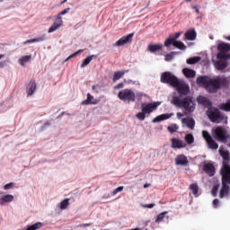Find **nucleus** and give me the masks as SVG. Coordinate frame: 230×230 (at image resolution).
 <instances>
[{"mask_svg":"<svg viewBox=\"0 0 230 230\" xmlns=\"http://www.w3.org/2000/svg\"><path fill=\"white\" fill-rule=\"evenodd\" d=\"M219 109L225 111V112H230V101L226 103H221Z\"/></svg>","mask_w":230,"mask_h":230,"instance_id":"c9c22d12","label":"nucleus"},{"mask_svg":"<svg viewBox=\"0 0 230 230\" xmlns=\"http://www.w3.org/2000/svg\"><path fill=\"white\" fill-rule=\"evenodd\" d=\"M31 60V55H28V56H23L22 57L18 62L20 64V66H25V64L29 61Z\"/></svg>","mask_w":230,"mask_h":230,"instance_id":"473e14b6","label":"nucleus"},{"mask_svg":"<svg viewBox=\"0 0 230 230\" xmlns=\"http://www.w3.org/2000/svg\"><path fill=\"white\" fill-rule=\"evenodd\" d=\"M42 223L38 222L33 224L32 226H30L26 230H37V229H40V227H42Z\"/></svg>","mask_w":230,"mask_h":230,"instance_id":"a19ab883","label":"nucleus"},{"mask_svg":"<svg viewBox=\"0 0 230 230\" xmlns=\"http://www.w3.org/2000/svg\"><path fill=\"white\" fill-rule=\"evenodd\" d=\"M46 40V34H43L41 37L27 40L23 44H33V42H44Z\"/></svg>","mask_w":230,"mask_h":230,"instance_id":"cd10ccee","label":"nucleus"},{"mask_svg":"<svg viewBox=\"0 0 230 230\" xmlns=\"http://www.w3.org/2000/svg\"><path fill=\"white\" fill-rule=\"evenodd\" d=\"M64 26V21L61 16H57L53 24L49 27L48 33H53Z\"/></svg>","mask_w":230,"mask_h":230,"instance_id":"ddd939ff","label":"nucleus"},{"mask_svg":"<svg viewBox=\"0 0 230 230\" xmlns=\"http://www.w3.org/2000/svg\"><path fill=\"white\" fill-rule=\"evenodd\" d=\"M149 186H150V184H148V183L144 184V188H149Z\"/></svg>","mask_w":230,"mask_h":230,"instance_id":"bf43d9fd","label":"nucleus"},{"mask_svg":"<svg viewBox=\"0 0 230 230\" xmlns=\"http://www.w3.org/2000/svg\"><path fill=\"white\" fill-rule=\"evenodd\" d=\"M186 1V3H190V1H191V0H185Z\"/></svg>","mask_w":230,"mask_h":230,"instance_id":"338daca9","label":"nucleus"},{"mask_svg":"<svg viewBox=\"0 0 230 230\" xmlns=\"http://www.w3.org/2000/svg\"><path fill=\"white\" fill-rule=\"evenodd\" d=\"M69 199H65L63 201L60 202V209H67L69 208Z\"/></svg>","mask_w":230,"mask_h":230,"instance_id":"4c0bfd02","label":"nucleus"},{"mask_svg":"<svg viewBox=\"0 0 230 230\" xmlns=\"http://www.w3.org/2000/svg\"><path fill=\"white\" fill-rule=\"evenodd\" d=\"M125 187L123 186H119L118 187L117 189H115L113 191H112V195H118V193H119L122 190H124Z\"/></svg>","mask_w":230,"mask_h":230,"instance_id":"de8ad7c7","label":"nucleus"},{"mask_svg":"<svg viewBox=\"0 0 230 230\" xmlns=\"http://www.w3.org/2000/svg\"><path fill=\"white\" fill-rule=\"evenodd\" d=\"M203 170L209 177H213L216 173L215 165L211 163L205 164L203 165Z\"/></svg>","mask_w":230,"mask_h":230,"instance_id":"f3484780","label":"nucleus"},{"mask_svg":"<svg viewBox=\"0 0 230 230\" xmlns=\"http://www.w3.org/2000/svg\"><path fill=\"white\" fill-rule=\"evenodd\" d=\"M172 116L168 113L158 115L153 119V123H160V121H164L165 119H170Z\"/></svg>","mask_w":230,"mask_h":230,"instance_id":"a878e982","label":"nucleus"},{"mask_svg":"<svg viewBox=\"0 0 230 230\" xmlns=\"http://www.w3.org/2000/svg\"><path fill=\"white\" fill-rule=\"evenodd\" d=\"M167 130H169L171 134H174V132H177V130H179V127L177 126V124H172L171 126H168Z\"/></svg>","mask_w":230,"mask_h":230,"instance_id":"79ce46f5","label":"nucleus"},{"mask_svg":"<svg viewBox=\"0 0 230 230\" xmlns=\"http://www.w3.org/2000/svg\"><path fill=\"white\" fill-rule=\"evenodd\" d=\"M181 32H176L174 34V37L172 38L174 40V41H177V39H179V37H181Z\"/></svg>","mask_w":230,"mask_h":230,"instance_id":"5fc2aeb1","label":"nucleus"},{"mask_svg":"<svg viewBox=\"0 0 230 230\" xmlns=\"http://www.w3.org/2000/svg\"><path fill=\"white\" fill-rule=\"evenodd\" d=\"M207 116L211 123H227V117L217 108L210 107L207 111Z\"/></svg>","mask_w":230,"mask_h":230,"instance_id":"7ed1b4c3","label":"nucleus"},{"mask_svg":"<svg viewBox=\"0 0 230 230\" xmlns=\"http://www.w3.org/2000/svg\"><path fill=\"white\" fill-rule=\"evenodd\" d=\"M194 10H196V12H197L198 13H199V8H198L197 6H194Z\"/></svg>","mask_w":230,"mask_h":230,"instance_id":"13d9d810","label":"nucleus"},{"mask_svg":"<svg viewBox=\"0 0 230 230\" xmlns=\"http://www.w3.org/2000/svg\"><path fill=\"white\" fill-rule=\"evenodd\" d=\"M163 49L162 44H149L148 45V51L150 53H155L156 51H161Z\"/></svg>","mask_w":230,"mask_h":230,"instance_id":"bb28decb","label":"nucleus"},{"mask_svg":"<svg viewBox=\"0 0 230 230\" xmlns=\"http://www.w3.org/2000/svg\"><path fill=\"white\" fill-rule=\"evenodd\" d=\"M174 48L184 51V49H186V45H184L182 41H174Z\"/></svg>","mask_w":230,"mask_h":230,"instance_id":"ea45409f","label":"nucleus"},{"mask_svg":"<svg viewBox=\"0 0 230 230\" xmlns=\"http://www.w3.org/2000/svg\"><path fill=\"white\" fill-rule=\"evenodd\" d=\"M71 10V8H66V9H65V10H63L61 13H59L58 15H57V17H58V16H61L62 17V15H66V13H69V11Z\"/></svg>","mask_w":230,"mask_h":230,"instance_id":"09e8293b","label":"nucleus"},{"mask_svg":"<svg viewBox=\"0 0 230 230\" xmlns=\"http://www.w3.org/2000/svg\"><path fill=\"white\" fill-rule=\"evenodd\" d=\"M217 58L218 60H229L230 59V44L226 42H221L217 45Z\"/></svg>","mask_w":230,"mask_h":230,"instance_id":"20e7f679","label":"nucleus"},{"mask_svg":"<svg viewBox=\"0 0 230 230\" xmlns=\"http://www.w3.org/2000/svg\"><path fill=\"white\" fill-rule=\"evenodd\" d=\"M171 103L174 105V107H178L179 109H184L187 112H193L195 111V101L191 99V97L187 96L182 99L181 95H174Z\"/></svg>","mask_w":230,"mask_h":230,"instance_id":"f03ea898","label":"nucleus"},{"mask_svg":"<svg viewBox=\"0 0 230 230\" xmlns=\"http://www.w3.org/2000/svg\"><path fill=\"white\" fill-rule=\"evenodd\" d=\"M171 143H172V148H177V149L186 148V144L179 138H172Z\"/></svg>","mask_w":230,"mask_h":230,"instance_id":"aec40b11","label":"nucleus"},{"mask_svg":"<svg viewBox=\"0 0 230 230\" xmlns=\"http://www.w3.org/2000/svg\"><path fill=\"white\" fill-rule=\"evenodd\" d=\"M175 164L176 166H188V164H190V161L186 155H178L175 157Z\"/></svg>","mask_w":230,"mask_h":230,"instance_id":"2eb2a0df","label":"nucleus"},{"mask_svg":"<svg viewBox=\"0 0 230 230\" xmlns=\"http://www.w3.org/2000/svg\"><path fill=\"white\" fill-rule=\"evenodd\" d=\"M185 141L187 145H193V143H195V137H193V135L189 133L185 136Z\"/></svg>","mask_w":230,"mask_h":230,"instance_id":"f704fd0d","label":"nucleus"},{"mask_svg":"<svg viewBox=\"0 0 230 230\" xmlns=\"http://www.w3.org/2000/svg\"><path fill=\"white\" fill-rule=\"evenodd\" d=\"M64 3H67V0H63L60 4H64Z\"/></svg>","mask_w":230,"mask_h":230,"instance_id":"052dcab7","label":"nucleus"},{"mask_svg":"<svg viewBox=\"0 0 230 230\" xmlns=\"http://www.w3.org/2000/svg\"><path fill=\"white\" fill-rule=\"evenodd\" d=\"M202 136L207 145L208 146V148H210L211 150H218V144L217 143V141H215V139H213V137H211L209 132L203 130Z\"/></svg>","mask_w":230,"mask_h":230,"instance_id":"1a4fd4ad","label":"nucleus"},{"mask_svg":"<svg viewBox=\"0 0 230 230\" xmlns=\"http://www.w3.org/2000/svg\"><path fill=\"white\" fill-rule=\"evenodd\" d=\"M173 87H175L176 91L181 96H188V94H190V86L181 79L178 81V84Z\"/></svg>","mask_w":230,"mask_h":230,"instance_id":"f8f14e48","label":"nucleus"},{"mask_svg":"<svg viewBox=\"0 0 230 230\" xmlns=\"http://www.w3.org/2000/svg\"><path fill=\"white\" fill-rule=\"evenodd\" d=\"M132 39H134V32L122 36L119 40L112 44L113 48H121L125 44H132Z\"/></svg>","mask_w":230,"mask_h":230,"instance_id":"9d476101","label":"nucleus"},{"mask_svg":"<svg viewBox=\"0 0 230 230\" xmlns=\"http://www.w3.org/2000/svg\"><path fill=\"white\" fill-rule=\"evenodd\" d=\"M225 39L230 41V36L225 37Z\"/></svg>","mask_w":230,"mask_h":230,"instance_id":"680f3d73","label":"nucleus"},{"mask_svg":"<svg viewBox=\"0 0 230 230\" xmlns=\"http://www.w3.org/2000/svg\"><path fill=\"white\" fill-rule=\"evenodd\" d=\"M155 204L154 203L142 205V208H147L148 209H152V208H155Z\"/></svg>","mask_w":230,"mask_h":230,"instance_id":"603ef678","label":"nucleus"},{"mask_svg":"<svg viewBox=\"0 0 230 230\" xmlns=\"http://www.w3.org/2000/svg\"><path fill=\"white\" fill-rule=\"evenodd\" d=\"M214 66L217 71H224L229 66V62H227V60L219 59L215 62Z\"/></svg>","mask_w":230,"mask_h":230,"instance_id":"a211bd4d","label":"nucleus"},{"mask_svg":"<svg viewBox=\"0 0 230 230\" xmlns=\"http://www.w3.org/2000/svg\"><path fill=\"white\" fill-rule=\"evenodd\" d=\"M174 46L175 44V41L172 38H168L165 41H164V46L165 48H169V46Z\"/></svg>","mask_w":230,"mask_h":230,"instance_id":"37998d69","label":"nucleus"},{"mask_svg":"<svg viewBox=\"0 0 230 230\" xmlns=\"http://www.w3.org/2000/svg\"><path fill=\"white\" fill-rule=\"evenodd\" d=\"M222 187L219 190V199H227L230 194V165L224 162L221 168Z\"/></svg>","mask_w":230,"mask_h":230,"instance_id":"f257e3e1","label":"nucleus"},{"mask_svg":"<svg viewBox=\"0 0 230 230\" xmlns=\"http://www.w3.org/2000/svg\"><path fill=\"white\" fill-rule=\"evenodd\" d=\"M89 226H91V224H81L80 227H89Z\"/></svg>","mask_w":230,"mask_h":230,"instance_id":"4d7b16f0","label":"nucleus"},{"mask_svg":"<svg viewBox=\"0 0 230 230\" xmlns=\"http://www.w3.org/2000/svg\"><path fill=\"white\" fill-rule=\"evenodd\" d=\"M136 118H137V119H139L140 121H145L146 118V113L142 112H138L136 114Z\"/></svg>","mask_w":230,"mask_h":230,"instance_id":"c03bdc74","label":"nucleus"},{"mask_svg":"<svg viewBox=\"0 0 230 230\" xmlns=\"http://www.w3.org/2000/svg\"><path fill=\"white\" fill-rule=\"evenodd\" d=\"M92 89L94 91V90L96 89V86L93 85V86L92 87Z\"/></svg>","mask_w":230,"mask_h":230,"instance_id":"69168bd1","label":"nucleus"},{"mask_svg":"<svg viewBox=\"0 0 230 230\" xmlns=\"http://www.w3.org/2000/svg\"><path fill=\"white\" fill-rule=\"evenodd\" d=\"M179 78L175 76V75L172 74V72H164L161 75L160 82L162 84H169L172 87L177 85L179 82Z\"/></svg>","mask_w":230,"mask_h":230,"instance_id":"423d86ee","label":"nucleus"},{"mask_svg":"<svg viewBox=\"0 0 230 230\" xmlns=\"http://www.w3.org/2000/svg\"><path fill=\"white\" fill-rule=\"evenodd\" d=\"M218 206H220V200L218 199H215L213 200V207L214 208H218Z\"/></svg>","mask_w":230,"mask_h":230,"instance_id":"3c124183","label":"nucleus"},{"mask_svg":"<svg viewBox=\"0 0 230 230\" xmlns=\"http://www.w3.org/2000/svg\"><path fill=\"white\" fill-rule=\"evenodd\" d=\"M182 73L186 78H195L197 76V72L190 68H183Z\"/></svg>","mask_w":230,"mask_h":230,"instance_id":"393cba45","label":"nucleus"},{"mask_svg":"<svg viewBox=\"0 0 230 230\" xmlns=\"http://www.w3.org/2000/svg\"><path fill=\"white\" fill-rule=\"evenodd\" d=\"M94 55L89 56L87 57L83 63L81 64V67H86V66H89V64H91V62L93 61V58H94Z\"/></svg>","mask_w":230,"mask_h":230,"instance_id":"72a5a7b5","label":"nucleus"},{"mask_svg":"<svg viewBox=\"0 0 230 230\" xmlns=\"http://www.w3.org/2000/svg\"><path fill=\"white\" fill-rule=\"evenodd\" d=\"M79 53H84V49H79L76 52H75L74 54H71L66 60H69L71 58H75V57H76V55H78Z\"/></svg>","mask_w":230,"mask_h":230,"instance_id":"49530a36","label":"nucleus"},{"mask_svg":"<svg viewBox=\"0 0 230 230\" xmlns=\"http://www.w3.org/2000/svg\"><path fill=\"white\" fill-rule=\"evenodd\" d=\"M3 1H4V0H0V3H3Z\"/></svg>","mask_w":230,"mask_h":230,"instance_id":"774afa93","label":"nucleus"},{"mask_svg":"<svg viewBox=\"0 0 230 230\" xmlns=\"http://www.w3.org/2000/svg\"><path fill=\"white\" fill-rule=\"evenodd\" d=\"M81 105H98V100H95L91 93H87V99L83 101Z\"/></svg>","mask_w":230,"mask_h":230,"instance_id":"412c9836","label":"nucleus"},{"mask_svg":"<svg viewBox=\"0 0 230 230\" xmlns=\"http://www.w3.org/2000/svg\"><path fill=\"white\" fill-rule=\"evenodd\" d=\"M190 190L192 191L194 197H199V185L197 183H192L190 185Z\"/></svg>","mask_w":230,"mask_h":230,"instance_id":"2f4dec72","label":"nucleus"},{"mask_svg":"<svg viewBox=\"0 0 230 230\" xmlns=\"http://www.w3.org/2000/svg\"><path fill=\"white\" fill-rule=\"evenodd\" d=\"M218 190H220V181H217L214 184L211 190V195L217 197L218 195Z\"/></svg>","mask_w":230,"mask_h":230,"instance_id":"7c9ffc66","label":"nucleus"},{"mask_svg":"<svg viewBox=\"0 0 230 230\" xmlns=\"http://www.w3.org/2000/svg\"><path fill=\"white\" fill-rule=\"evenodd\" d=\"M35 91H37V83L35 80H31L27 85V96H33Z\"/></svg>","mask_w":230,"mask_h":230,"instance_id":"6ab92c4d","label":"nucleus"},{"mask_svg":"<svg viewBox=\"0 0 230 230\" xmlns=\"http://www.w3.org/2000/svg\"><path fill=\"white\" fill-rule=\"evenodd\" d=\"M229 85V79L227 77H217L212 81V89L218 91L220 87H227Z\"/></svg>","mask_w":230,"mask_h":230,"instance_id":"6e6552de","label":"nucleus"},{"mask_svg":"<svg viewBox=\"0 0 230 230\" xmlns=\"http://www.w3.org/2000/svg\"><path fill=\"white\" fill-rule=\"evenodd\" d=\"M185 39L187 40H195L197 39V31L194 29L187 31L185 32Z\"/></svg>","mask_w":230,"mask_h":230,"instance_id":"b1692460","label":"nucleus"},{"mask_svg":"<svg viewBox=\"0 0 230 230\" xmlns=\"http://www.w3.org/2000/svg\"><path fill=\"white\" fill-rule=\"evenodd\" d=\"M126 73H128V70H122V71H117L113 75V82H118L119 78H123L125 76Z\"/></svg>","mask_w":230,"mask_h":230,"instance_id":"c85d7f7f","label":"nucleus"},{"mask_svg":"<svg viewBox=\"0 0 230 230\" xmlns=\"http://www.w3.org/2000/svg\"><path fill=\"white\" fill-rule=\"evenodd\" d=\"M198 62H200V57H193L187 59V64H189L190 66L197 64Z\"/></svg>","mask_w":230,"mask_h":230,"instance_id":"e433bc0d","label":"nucleus"},{"mask_svg":"<svg viewBox=\"0 0 230 230\" xmlns=\"http://www.w3.org/2000/svg\"><path fill=\"white\" fill-rule=\"evenodd\" d=\"M166 215H168V212L160 213L155 219L156 224L163 222V220H164V217H166Z\"/></svg>","mask_w":230,"mask_h":230,"instance_id":"58836bf2","label":"nucleus"},{"mask_svg":"<svg viewBox=\"0 0 230 230\" xmlns=\"http://www.w3.org/2000/svg\"><path fill=\"white\" fill-rule=\"evenodd\" d=\"M219 155L224 159V161H229V151L226 150L223 146L219 148Z\"/></svg>","mask_w":230,"mask_h":230,"instance_id":"c756f323","label":"nucleus"},{"mask_svg":"<svg viewBox=\"0 0 230 230\" xmlns=\"http://www.w3.org/2000/svg\"><path fill=\"white\" fill-rule=\"evenodd\" d=\"M197 102H198V103H199V105H203V107H210L211 108V105H213L211 101H209V99H208V97H204V96H199L197 98Z\"/></svg>","mask_w":230,"mask_h":230,"instance_id":"4be33fe9","label":"nucleus"},{"mask_svg":"<svg viewBox=\"0 0 230 230\" xmlns=\"http://www.w3.org/2000/svg\"><path fill=\"white\" fill-rule=\"evenodd\" d=\"M6 66V61L0 62V67H4Z\"/></svg>","mask_w":230,"mask_h":230,"instance_id":"6e6d98bb","label":"nucleus"},{"mask_svg":"<svg viewBox=\"0 0 230 230\" xmlns=\"http://www.w3.org/2000/svg\"><path fill=\"white\" fill-rule=\"evenodd\" d=\"M12 188H13V182H10V183L5 184L4 187V190H12Z\"/></svg>","mask_w":230,"mask_h":230,"instance_id":"8fccbe9b","label":"nucleus"},{"mask_svg":"<svg viewBox=\"0 0 230 230\" xmlns=\"http://www.w3.org/2000/svg\"><path fill=\"white\" fill-rule=\"evenodd\" d=\"M213 79L208 76H199L197 78L198 85H203V87H212L213 88Z\"/></svg>","mask_w":230,"mask_h":230,"instance_id":"4468645a","label":"nucleus"},{"mask_svg":"<svg viewBox=\"0 0 230 230\" xmlns=\"http://www.w3.org/2000/svg\"><path fill=\"white\" fill-rule=\"evenodd\" d=\"M161 105V102H149V103H142L141 111L144 114H152L154 111L157 110V107Z\"/></svg>","mask_w":230,"mask_h":230,"instance_id":"9b49d317","label":"nucleus"},{"mask_svg":"<svg viewBox=\"0 0 230 230\" xmlns=\"http://www.w3.org/2000/svg\"><path fill=\"white\" fill-rule=\"evenodd\" d=\"M181 121L184 125H186V127H188V128H190V130L195 128V119L192 118H184Z\"/></svg>","mask_w":230,"mask_h":230,"instance_id":"5701e85b","label":"nucleus"},{"mask_svg":"<svg viewBox=\"0 0 230 230\" xmlns=\"http://www.w3.org/2000/svg\"><path fill=\"white\" fill-rule=\"evenodd\" d=\"M177 116H178V118H179V116H182V114L181 113H177Z\"/></svg>","mask_w":230,"mask_h":230,"instance_id":"0e129e2a","label":"nucleus"},{"mask_svg":"<svg viewBox=\"0 0 230 230\" xmlns=\"http://www.w3.org/2000/svg\"><path fill=\"white\" fill-rule=\"evenodd\" d=\"M125 87V84L123 83H120L114 86V89H123Z\"/></svg>","mask_w":230,"mask_h":230,"instance_id":"864d4df0","label":"nucleus"},{"mask_svg":"<svg viewBox=\"0 0 230 230\" xmlns=\"http://www.w3.org/2000/svg\"><path fill=\"white\" fill-rule=\"evenodd\" d=\"M213 137L216 139V141H219V143H226V141L229 139L230 135L227 133V129L221 126H217L214 129Z\"/></svg>","mask_w":230,"mask_h":230,"instance_id":"39448f33","label":"nucleus"},{"mask_svg":"<svg viewBox=\"0 0 230 230\" xmlns=\"http://www.w3.org/2000/svg\"><path fill=\"white\" fill-rule=\"evenodd\" d=\"M173 55H175V52H171L165 55L164 60H166V62H170V60L173 59Z\"/></svg>","mask_w":230,"mask_h":230,"instance_id":"a18cd8bd","label":"nucleus"},{"mask_svg":"<svg viewBox=\"0 0 230 230\" xmlns=\"http://www.w3.org/2000/svg\"><path fill=\"white\" fill-rule=\"evenodd\" d=\"M0 195H3V192H0ZM10 202H13V195L6 194L0 197V206H6Z\"/></svg>","mask_w":230,"mask_h":230,"instance_id":"dca6fc26","label":"nucleus"},{"mask_svg":"<svg viewBox=\"0 0 230 230\" xmlns=\"http://www.w3.org/2000/svg\"><path fill=\"white\" fill-rule=\"evenodd\" d=\"M4 58V55L0 54V60H1V58Z\"/></svg>","mask_w":230,"mask_h":230,"instance_id":"e2e57ef3","label":"nucleus"},{"mask_svg":"<svg viewBox=\"0 0 230 230\" xmlns=\"http://www.w3.org/2000/svg\"><path fill=\"white\" fill-rule=\"evenodd\" d=\"M118 98L122 102H136V93L130 89H124L118 93Z\"/></svg>","mask_w":230,"mask_h":230,"instance_id":"0eeeda50","label":"nucleus"}]
</instances>
